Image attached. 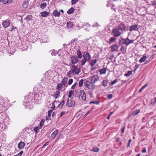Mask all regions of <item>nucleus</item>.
Wrapping results in <instances>:
<instances>
[{"label":"nucleus","mask_w":156,"mask_h":156,"mask_svg":"<svg viewBox=\"0 0 156 156\" xmlns=\"http://www.w3.org/2000/svg\"><path fill=\"white\" fill-rule=\"evenodd\" d=\"M98 80V75H94L91 78V83L88 81L84 82L85 86L89 89H93L95 88V85L93 83H94Z\"/></svg>","instance_id":"f257e3e1"},{"label":"nucleus","mask_w":156,"mask_h":156,"mask_svg":"<svg viewBox=\"0 0 156 156\" xmlns=\"http://www.w3.org/2000/svg\"><path fill=\"white\" fill-rule=\"evenodd\" d=\"M83 57V59L80 62L82 65H84L87 61L89 62L91 58L90 55L87 52H85L84 53Z\"/></svg>","instance_id":"f03ea898"},{"label":"nucleus","mask_w":156,"mask_h":156,"mask_svg":"<svg viewBox=\"0 0 156 156\" xmlns=\"http://www.w3.org/2000/svg\"><path fill=\"white\" fill-rule=\"evenodd\" d=\"M70 62L69 63V66H72L73 64L77 63L79 61L78 57L76 55H73L71 57Z\"/></svg>","instance_id":"7ed1b4c3"},{"label":"nucleus","mask_w":156,"mask_h":156,"mask_svg":"<svg viewBox=\"0 0 156 156\" xmlns=\"http://www.w3.org/2000/svg\"><path fill=\"white\" fill-rule=\"evenodd\" d=\"M119 30L118 28H114L112 32V35L115 37L120 36L121 33L119 31Z\"/></svg>","instance_id":"20e7f679"},{"label":"nucleus","mask_w":156,"mask_h":156,"mask_svg":"<svg viewBox=\"0 0 156 156\" xmlns=\"http://www.w3.org/2000/svg\"><path fill=\"white\" fill-rule=\"evenodd\" d=\"M71 69L73 74H78L80 72V69L79 68H78L77 66L74 65L72 66Z\"/></svg>","instance_id":"39448f33"},{"label":"nucleus","mask_w":156,"mask_h":156,"mask_svg":"<svg viewBox=\"0 0 156 156\" xmlns=\"http://www.w3.org/2000/svg\"><path fill=\"white\" fill-rule=\"evenodd\" d=\"M129 36L127 37V38L126 39L124 38H122V40L124 41L123 42V44H125L126 46L129 45L130 44L133 43V41H134V40H130L128 38Z\"/></svg>","instance_id":"423d86ee"},{"label":"nucleus","mask_w":156,"mask_h":156,"mask_svg":"<svg viewBox=\"0 0 156 156\" xmlns=\"http://www.w3.org/2000/svg\"><path fill=\"white\" fill-rule=\"evenodd\" d=\"M126 26L123 23H121L118 25V28L122 31H126L127 30V29H126Z\"/></svg>","instance_id":"0eeeda50"},{"label":"nucleus","mask_w":156,"mask_h":156,"mask_svg":"<svg viewBox=\"0 0 156 156\" xmlns=\"http://www.w3.org/2000/svg\"><path fill=\"white\" fill-rule=\"evenodd\" d=\"M80 94L83 100L85 101L86 100V94L85 92L83 90H80Z\"/></svg>","instance_id":"6e6552de"},{"label":"nucleus","mask_w":156,"mask_h":156,"mask_svg":"<svg viewBox=\"0 0 156 156\" xmlns=\"http://www.w3.org/2000/svg\"><path fill=\"white\" fill-rule=\"evenodd\" d=\"M10 24V22L9 21L5 20L2 24L4 28H6L9 26Z\"/></svg>","instance_id":"1a4fd4ad"},{"label":"nucleus","mask_w":156,"mask_h":156,"mask_svg":"<svg viewBox=\"0 0 156 156\" xmlns=\"http://www.w3.org/2000/svg\"><path fill=\"white\" fill-rule=\"evenodd\" d=\"M118 48L116 44H113L111 47V51L112 52L117 51Z\"/></svg>","instance_id":"9d476101"},{"label":"nucleus","mask_w":156,"mask_h":156,"mask_svg":"<svg viewBox=\"0 0 156 156\" xmlns=\"http://www.w3.org/2000/svg\"><path fill=\"white\" fill-rule=\"evenodd\" d=\"M60 91L58 90H57L55 92V94L52 95V96L55 98V99H56L59 98L60 96Z\"/></svg>","instance_id":"9b49d317"},{"label":"nucleus","mask_w":156,"mask_h":156,"mask_svg":"<svg viewBox=\"0 0 156 156\" xmlns=\"http://www.w3.org/2000/svg\"><path fill=\"white\" fill-rule=\"evenodd\" d=\"M138 28L137 27V25H134L132 26H131L129 28V30L131 31L133 30H137Z\"/></svg>","instance_id":"f8f14e48"},{"label":"nucleus","mask_w":156,"mask_h":156,"mask_svg":"<svg viewBox=\"0 0 156 156\" xmlns=\"http://www.w3.org/2000/svg\"><path fill=\"white\" fill-rule=\"evenodd\" d=\"M25 143L22 141L20 142L18 144V147L20 149L23 148L25 146Z\"/></svg>","instance_id":"ddd939ff"},{"label":"nucleus","mask_w":156,"mask_h":156,"mask_svg":"<svg viewBox=\"0 0 156 156\" xmlns=\"http://www.w3.org/2000/svg\"><path fill=\"white\" fill-rule=\"evenodd\" d=\"M116 40V38L115 37H111L109 39V41L107 42L109 44H110L112 43H113Z\"/></svg>","instance_id":"4468645a"},{"label":"nucleus","mask_w":156,"mask_h":156,"mask_svg":"<svg viewBox=\"0 0 156 156\" xmlns=\"http://www.w3.org/2000/svg\"><path fill=\"white\" fill-rule=\"evenodd\" d=\"M52 15L55 17L59 16L60 15V13L59 11L57 10H55L53 12Z\"/></svg>","instance_id":"2eb2a0df"},{"label":"nucleus","mask_w":156,"mask_h":156,"mask_svg":"<svg viewBox=\"0 0 156 156\" xmlns=\"http://www.w3.org/2000/svg\"><path fill=\"white\" fill-rule=\"evenodd\" d=\"M67 28H71L73 27V22L71 21H69L67 23Z\"/></svg>","instance_id":"dca6fc26"},{"label":"nucleus","mask_w":156,"mask_h":156,"mask_svg":"<svg viewBox=\"0 0 156 156\" xmlns=\"http://www.w3.org/2000/svg\"><path fill=\"white\" fill-rule=\"evenodd\" d=\"M58 132V129H56L51 134V136L54 139L57 135Z\"/></svg>","instance_id":"f3484780"},{"label":"nucleus","mask_w":156,"mask_h":156,"mask_svg":"<svg viewBox=\"0 0 156 156\" xmlns=\"http://www.w3.org/2000/svg\"><path fill=\"white\" fill-rule=\"evenodd\" d=\"M49 14V12H47L45 11L42 12L41 13V15L43 17H47Z\"/></svg>","instance_id":"a211bd4d"},{"label":"nucleus","mask_w":156,"mask_h":156,"mask_svg":"<svg viewBox=\"0 0 156 156\" xmlns=\"http://www.w3.org/2000/svg\"><path fill=\"white\" fill-rule=\"evenodd\" d=\"M90 62V64L91 66H94V65L95 63L97 62V60L96 59L94 60H90L89 61Z\"/></svg>","instance_id":"6ab92c4d"},{"label":"nucleus","mask_w":156,"mask_h":156,"mask_svg":"<svg viewBox=\"0 0 156 156\" xmlns=\"http://www.w3.org/2000/svg\"><path fill=\"white\" fill-rule=\"evenodd\" d=\"M61 83L62 85H63L64 86H66V84H67V80L66 78H64L61 81Z\"/></svg>","instance_id":"aec40b11"},{"label":"nucleus","mask_w":156,"mask_h":156,"mask_svg":"<svg viewBox=\"0 0 156 156\" xmlns=\"http://www.w3.org/2000/svg\"><path fill=\"white\" fill-rule=\"evenodd\" d=\"M32 16L31 15H27L26 17L24 19V20L27 21L30 20L32 19Z\"/></svg>","instance_id":"412c9836"},{"label":"nucleus","mask_w":156,"mask_h":156,"mask_svg":"<svg viewBox=\"0 0 156 156\" xmlns=\"http://www.w3.org/2000/svg\"><path fill=\"white\" fill-rule=\"evenodd\" d=\"M28 5V2H24L22 5V7L23 8L25 9L27 8Z\"/></svg>","instance_id":"4be33fe9"},{"label":"nucleus","mask_w":156,"mask_h":156,"mask_svg":"<svg viewBox=\"0 0 156 156\" xmlns=\"http://www.w3.org/2000/svg\"><path fill=\"white\" fill-rule=\"evenodd\" d=\"M106 69L105 68H103V69L99 70V71L101 75L103 74H105L106 73Z\"/></svg>","instance_id":"5701e85b"},{"label":"nucleus","mask_w":156,"mask_h":156,"mask_svg":"<svg viewBox=\"0 0 156 156\" xmlns=\"http://www.w3.org/2000/svg\"><path fill=\"white\" fill-rule=\"evenodd\" d=\"M74 9L73 8H71L67 11V13L69 14H70L73 12L74 11Z\"/></svg>","instance_id":"b1692460"},{"label":"nucleus","mask_w":156,"mask_h":156,"mask_svg":"<svg viewBox=\"0 0 156 156\" xmlns=\"http://www.w3.org/2000/svg\"><path fill=\"white\" fill-rule=\"evenodd\" d=\"M120 51L124 54L126 52V48L123 46H122Z\"/></svg>","instance_id":"393cba45"},{"label":"nucleus","mask_w":156,"mask_h":156,"mask_svg":"<svg viewBox=\"0 0 156 156\" xmlns=\"http://www.w3.org/2000/svg\"><path fill=\"white\" fill-rule=\"evenodd\" d=\"M76 54L79 58H82V55L80 51H77Z\"/></svg>","instance_id":"a878e982"},{"label":"nucleus","mask_w":156,"mask_h":156,"mask_svg":"<svg viewBox=\"0 0 156 156\" xmlns=\"http://www.w3.org/2000/svg\"><path fill=\"white\" fill-rule=\"evenodd\" d=\"M62 87V85L61 83H58L57 84L56 89L58 90H61Z\"/></svg>","instance_id":"bb28decb"},{"label":"nucleus","mask_w":156,"mask_h":156,"mask_svg":"<svg viewBox=\"0 0 156 156\" xmlns=\"http://www.w3.org/2000/svg\"><path fill=\"white\" fill-rule=\"evenodd\" d=\"M146 59V57L145 56H144L142 57L140 59L139 61L140 63H141L145 61Z\"/></svg>","instance_id":"cd10ccee"},{"label":"nucleus","mask_w":156,"mask_h":156,"mask_svg":"<svg viewBox=\"0 0 156 156\" xmlns=\"http://www.w3.org/2000/svg\"><path fill=\"white\" fill-rule=\"evenodd\" d=\"M45 121L44 119H42L40 123V128L41 129L43 126L44 125V123Z\"/></svg>","instance_id":"c85d7f7f"},{"label":"nucleus","mask_w":156,"mask_h":156,"mask_svg":"<svg viewBox=\"0 0 156 156\" xmlns=\"http://www.w3.org/2000/svg\"><path fill=\"white\" fill-rule=\"evenodd\" d=\"M65 102V100H63L58 105V107L59 108H62V107L63 105H64Z\"/></svg>","instance_id":"c756f323"},{"label":"nucleus","mask_w":156,"mask_h":156,"mask_svg":"<svg viewBox=\"0 0 156 156\" xmlns=\"http://www.w3.org/2000/svg\"><path fill=\"white\" fill-rule=\"evenodd\" d=\"M132 73V71H128L127 73H126L124 76L126 77H129Z\"/></svg>","instance_id":"7c9ffc66"},{"label":"nucleus","mask_w":156,"mask_h":156,"mask_svg":"<svg viewBox=\"0 0 156 156\" xmlns=\"http://www.w3.org/2000/svg\"><path fill=\"white\" fill-rule=\"evenodd\" d=\"M108 82V81L107 80H104L102 81V85L106 87L107 86Z\"/></svg>","instance_id":"2f4dec72"},{"label":"nucleus","mask_w":156,"mask_h":156,"mask_svg":"<svg viewBox=\"0 0 156 156\" xmlns=\"http://www.w3.org/2000/svg\"><path fill=\"white\" fill-rule=\"evenodd\" d=\"M75 104V101H74L70 100V107L74 106Z\"/></svg>","instance_id":"473e14b6"},{"label":"nucleus","mask_w":156,"mask_h":156,"mask_svg":"<svg viewBox=\"0 0 156 156\" xmlns=\"http://www.w3.org/2000/svg\"><path fill=\"white\" fill-rule=\"evenodd\" d=\"M47 5L46 3L44 2L41 3L40 5V7L42 9H44L45 8L46 6Z\"/></svg>","instance_id":"72a5a7b5"},{"label":"nucleus","mask_w":156,"mask_h":156,"mask_svg":"<svg viewBox=\"0 0 156 156\" xmlns=\"http://www.w3.org/2000/svg\"><path fill=\"white\" fill-rule=\"evenodd\" d=\"M140 110H135L133 112V114L134 116H135V115H137L138 113H140Z\"/></svg>","instance_id":"f704fd0d"},{"label":"nucleus","mask_w":156,"mask_h":156,"mask_svg":"<svg viewBox=\"0 0 156 156\" xmlns=\"http://www.w3.org/2000/svg\"><path fill=\"white\" fill-rule=\"evenodd\" d=\"M83 79L80 80L79 82V86L80 87H82L83 86Z\"/></svg>","instance_id":"c9c22d12"},{"label":"nucleus","mask_w":156,"mask_h":156,"mask_svg":"<svg viewBox=\"0 0 156 156\" xmlns=\"http://www.w3.org/2000/svg\"><path fill=\"white\" fill-rule=\"evenodd\" d=\"M39 129H40V127L39 128L38 127H36L34 128V130L36 133H38L37 131L39 130Z\"/></svg>","instance_id":"e433bc0d"},{"label":"nucleus","mask_w":156,"mask_h":156,"mask_svg":"<svg viewBox=\"0 0 156 156\" xmlns=\"http://www.w3.org/2000/svg\"><path fill=\"white\" fill-rule=\"evenodd\" d=\"M73 90H71L69 92L68 94V97L69 98H71V97L72 95L73 94Z\"/></svg>","instance_id":"4c0bfd02"},{"label":"nucleus","mask_w":156,"mask_h":156,"mask_svg":"<svg viewBox=\"0 0 156 156\" xmlns=\"http://www.w3.org/2000/svg\"><path fill=\"white\" fill-rule=\"evenodd\" d=\"M117 82L118 80L116 79L114 81H112L111 84V85H113V84L116 83Z\"/></svg>","instance_id":"58836bf2"},{"label":"nucleus","mask_w":156,"mask_h":156,"mask_svg":"<svg viewBox=\"0 0 156 156\" xmlns=\"http://www.w3.org/2000/svg\"><path fill=\"white\" fill-rule=\"evenodd\" d=\"M66 106L68 107H70L69 99L68 98L66 102Z\"/></svg>","instance_id":"ea45409f"},{"label":"nucleus","mask_w":156,"mask_h":156,"mask_svg":"<svg viewBox=\"0 0 156 156\" xmlns=\"http://www.w3.org/2000/svg\"><path fill=\"white\" fill-rule=\"evenodd\" d=\"M76 40V39L75 38L74 39H73L69 43V44H72L73 43L75 42V41Z\"/></svg>","instance_id":"a19ab883"},{"label":"nucleus","mask_w":156,"mask_h":156,"mask_svg":"<svg viewBox=\"0 0 156 156\" xmlns=\"http://www.w3.org/2000/svg\"><path fill=\"white\" fill-rule=\"evenodd\" d=\"M78 0H72L71 2H72V4H76L78 1Z\"/></svg>","instance_id":"79ce46f5"},{"label":"nucleus","mask_w":156,"mask_h":156,"mask_svg":"<svg viewBox=\"0 0 156 156\" xmlns=\"http://www.w3.org/2000/svg\"><path fill=\"white\" fill-rule=\"evenodd\" d=\"M73 82V79H70L68 81V84L69 85L71 84L72 82Z\"/></svg>","instance_id":"37998d69"},{"label":"nucleus","mask_w":156,"mask_h":156,"mask_svg":"<svg viewBox=\"0 0 156 156\" xmlns=\"http://www.w3.org/2000/svg\"><path fill=\"white\" fill-rule=\"evenodd\" d=\"M73 73V72L72 71V69H71V70L69 71L68 74V76H70L71 74H72Z\"/></svg>","instance_id":"c03bdc74"},{"label":"nucleus","mask_w":156,"mask_h":156,"mask_svg":"<svg viewBox=\"0 0 156 156\" xmlns=\"http://www.w3.org/2000/svg\"><path fill=\"white\" fill-rule=\"evenodd\" d=\"M12 0H7V1L6 2H5L4 1L3 2V3H4V4H5L7 3L10 2Z\"/></svg>","instance_id":"a18cd8bd"},{"label":"nucleus","mask_w":156,"mask_h":156,"mask_svg":"<svg viewBox=\"0 0 156 156\" xmlns=\"http://www.w3.org/2000/svg\"><path fill=\"white\" fill-rule=\"evenodd\" d=\"M77 84V83H74L73 85L71 87V89H74L75 88V86H76V85Z\"/></svg>","instance_id":"49530a36"},{"label":"nucleus","mask_w":156,"mask_h":156,"mask_svg":"<svg viewBox=\"0 0 156 156\" xmlns=\"http://www.w3.org/2000/svg\"><path fill=\"white\" fill-rule=\"evenodd\" d=\"M91 112V111H88L85 114V117H86Z\"/></svg>","instance_id":"de8ad7c7"},{"label":"nucleus","mask_w":156,"mask_h":156,"mask_svg":"<svg viewBox=\"0 0 156 156\" xmlns=\"http://www.w3.org/2000/svg\"><path fill=\"white\" fill-rule=\"evenodd\" d=\"M49 144L48 142H46L44 144L43 146V147L44 148L47 145H48Z\"/></svg>","instance_id":"09e8293b"},{"label":"nucleus","mask_w":156,"mask_h":156,"mask_svg":"<svg viewBox=\"0 0 156 156\" xmlns=\"http://www.w3.org/2000/svg\"><path fill=\"white\" fill-rule=\"evenodd\" d=\"M131 139H130L129 140V142H128V145H127V147H129L130 146V143L131 142Z\"/></svg>","instance_id":"8fccbe9b"},{"label":"nucleus","mask_w":156,"mask_h":156,"mask_svg":"<svg viewBox=\"0 0 156 156\" xmlns=\"http://www.w3.org/2000/svg\"><path fill=\"white\" fill-rule=\"evenodd\" d=\"M93 151H94L95 152H98V148H93V150H92Z\"/></svg>","instance_id":"3c124183"},{"label":"nucleus","mask_w":156,"mask_h":156,"mask_svg":"<svg viewBox=\"0 0 156 156\" xmlns=\"http://www.w3.org/2000/svg\"><path fill=\"white\" fill-rule=\"evenodd\" d=\"M23 153V151H21L20 153L18 154V155L19 156H21Z\"/></svg>","instance_id":"603ef678"},{"label":"nucleus","mask_w":156,"mask_h":156,"mask_svg":"<svg viewBox=\"0 0 156 156\" xmlns=\"http://www.w3.org/2000/svg\"><path fill=\"white\" fill-rule=\"evenodd\" d=\"M139 66L138 65H136L135 66V69L134 71L136 70L139 67Z\"/></svg>","instance_id":"864d4df0"},{"label":"nucleus","mask_w":156,"mask_h":156,"mask_svg":"<svg viewBox=\"0 0 156 156\" xmlns=\"http://www.w3.org/2000/svg\"><path fill=\"white\" fill-rule=\"evenodd\" d=\"M147 151L145 147H144L142 151V153H146Z\"/></svg>","instance_id":"5fc2aeb1"},{"label":"nucleus","mask_w":156,"mask_h":156,"mask_svg":"<svg viewBox=\"0 0 156 156\" xmlns=\"http://www.w3.org/2000/svg\"><path fill=\"white\" fill-rule=\"evenodd\" d=\"M90 104H91V103H95L96 105H97L98 104V101H91V102H90Z\"/></svg>","instance_id":"6e6d98bb"},{"label":"nucleus","mask_w":156,"mask_h":156,"mask_svg":"<svg viewBox=\"0 0 156 156\" xmlns=\"http://www.w3.org/2000/svg\"><path fill=\"white\" fill-rule=\"evenodd\" d=\"M148 85V84H147V83H146V84H145L142 87V88H143V89H144L146 87H147V86Z\"/></svg>","instance_id":"4d7b16f0"},{"label":"nucleus","mask_w":156,"mask_h":156,"mask_svg":"<svg viewBox=\"0 0 156 156\" xmlns=\"http://www.w3.org/2000/svg\"><path fill=\"white\" fill-rule=\"evenodd\" d=\"M65 113V112H62L61 113L60 115V116L61 117L62 115H64Z\"/></svg>","instance_id":"13d9d810"},{"label":"nucleus","mask_w":156,"mask_h":156,"mask_svg":"<svg viewBox=\"0 0 156 156\" xmlns=\"http://www.w3.org/2000/svg\"><path fill=\"white\" fill-rule=\"evenodd\" d=\"M114 57V55H111L109 57V59L110 60H112Z\"/></svg>","instance_id":"bf43d9fd"},{"label":"nucleus","mask_w":156,"mask_h":156,"mask_svg":"<svg viewBox=\"0 0 156 156\" xmlns=\"http://www.w3.org/2000/svg\"><path fill=\"white\" fill-rule=\"evenodd\" d=\"M112 94H110L108 95V97L109 99H111L112 98Z\"/></svg>","instance_id":"052dcab7"},{"label":"nucleus","mask_w":156,"mask_h":156,"mask_svg":"<svg viewBox=\"0 0 156 156\" xmlns=\"http://www.w3.org/2000/svg\"><path fill=\"white\" fill-rule=\"evenodd\" d=\"M51 119V118H50V116H49V117L48 116H48H46V120H50Z\"/></svg>","instance_id":"680f3d73"},{"label":"nucleus","mask_w":156,"mask_h":156,"mask_svg":"<svg viewBox=\"0 0 156 156\" xmlns=\"http://www.w3.org/2000/svg\"><path fill=\"white\" fill-rule=\"evenodd\" d=\"M51 112L50 110L48 111V116L49 117V116H50L51 115Z\"/></svg>","instance_id":"e2e57ef3"},{"label":"nucleus","mask_w":156,"mask_h":156,"mask_svg":"<svg viewBox=\"0 0 156 156\" xmlns=\"http://www.w3.org/2000/svg\"><path fill=\"white\" fill-rule=\"evenodd\" d=\"M125 126H124L123 127L122 129V133H123L124 132V130H125Z\"/></svg>","instance_id":"0e129e2a"},{"label":"nucleus","mask_w":156,"mask_h":156,"mask_svg":"<svg viewBox=\"0 0 156 156\" xmlns=\"http://www.w3.org/2000/svg\"><path fill=\"white\" fill-rule=\"evenodd\" d=\"M61 134L60 135H59V136H58L57 138L56 139V140H58L60 138L61 136Z\"/></svg>","instance_id":"69168bd1"},{"label":"nucleus","mask_w":156,"mask_h":156,"mask_svg":"<svg viewBox=\"0 0 156 156\" xmlns=\"http://www.w3.org/2000/svg\"><path fill=\"white\" fill-rule=\"evenodd\" d=\"M150 61L149 60H147L146 61H145L144 64H147V63H148V62H149Z\"/></svg>","instance_id":"338daca9"},{"label":"nucleus","mask_w":156,"mask_h":156,"mask_svg":"<svg viewBox=\"0 0 156 156\" xmlns=\"http://www.w3.org/2000/svg\"><path fill=\"white\" fill-rule=\"evenodd\" d=\"M16 27H15L13 26L12 28V30H11V31H12L13 30L16 29Z\"/></svg>","instance_id":"774afa93"}]
</instances>
